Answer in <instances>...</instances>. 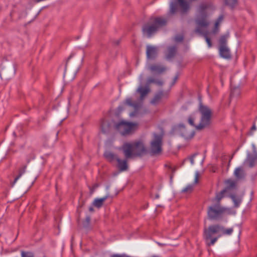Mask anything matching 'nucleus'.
<instances>
[{"label":"nucleus","instance_id":"obj_1","mask_svg":"<svg viewBox=\"0 0 257 257\" xmlns=\"http://www.w3.org/2000/svg\"><path fill=\"white\" fill-rule=\"evenodd\" d=\"M215 10V7L212 3L205 2L200 4L197 9L195 22L197 26L196 32L203 33L202 28H207L210 22L207 18Z\"/></svg>","mask_w":257,"mask_h":257},{"label":"nucleus","instance_id":"obj_2","mask_svg":"<svg viewBox=\"0 0 257 257\" xmlns=\"http://www.w3.org/2000/svg\"><path fill=\"white\" fill-rule=\"evenodd\" d=\"M199 110L201 114V119L199 123L195 124L196 120L198 117V115L196 113L190 115L188 117L187 121L192 127H195L197 130H201L209 124L211 111L208 107L202 104H200Z\"/></svg>","mask_w":257,"mask_h":257},{"label":"nucleus","instance_id":"obj_3","mask_svg":"<svg viewBox=\"0 0 257 257\" xmlns=\"http://www.w3.org/2000/svg\"><path fill=\"white\" fill-rule=\"evenodd\" d=\"M150 89L148 85L143 86L140 85L138 89H137V92L140 93V100L138 102L133 103L131 98H127L125 99L124 103L130 106H132L134 111L130 113V116L131 117L136 116L138 113V111L142 106V101L144 99L145 96H146L150 92Z\"/></svg>","mask_w":257,"mask_h":257},{"label":"nucleus","instance_id":"obj_4","mask_svg":"<svg viewBox=\"0 0 257 257\" xmlns=\"http://www.w3.org/2000/svg\"><path fill=\"white\" fill-rule=\"evenodd\" d=\"M222 226L218 224L212 225L204 229L203 237L208 245H213L221 236Z\"/></svg>","mask_w":257,"mask_h":257},{"label":"nucleus","instance_id":"obj_5","mask_svg":"<svg viewBox=\"0 0 257 257\" xmlns=\"http://www.w3.org/2000/svg\"><path fill=\"white\" fill-rule=\"evenodd\" d=\"M167 20L164 18H155L151 24L146 25L143 28L144 35L150 37L161 27L166 25Z\"/></svg>","mask_w":257,"mask_h":257},{"label":"nucleus","instance_id":"obj_6","mask_svg":"<svg viewBox=\"0 0 257 257\" xmlns=\"http://www.w3.org/2000/svg\"><path fill=\"white\" fill-rule=\"evenodd\" d=\"M229 209L221 206L219 203L209 207L207 214L208 218L211 220H217L221 219L223 216L229 212Z\"/></svg>","mask_w":257,"mask_h":257},{"label":"nucleus","instance_id":"obj_7","mask_svg":"<svg viewBox=\"0 0 257 257\" xmlns=\"http://www.w3.org/2000/svg\"><path fill=\"white\" fill-rule=\"evenodd\" d=\"M116 129L122 135H126L134 133L138 128V123L120 120L115 125Z\"/></svg>","mask_w":257,"mask_h":257},{"label":"nucleus","instance_id":"obj_8","mask_svg":"<svg viewBox=\"0 0 257 257\" xmlns=\"http://www.w3.org/2000/svg\"><path fill=\"white\" fill-rule=\"evenodd\" d=\"M178 4L175 2H172L170 4L169 15H173L177 12L178 6L180 8V12L182 14L187 12L190 9V4L185 0H176Z\"/></svg>","mask_w":257,"mask_h":257},{"label":"nucleus","instance_id":"obj_9","mask_svg":"<svg viewBox=\"0 0 257 257\" xmlns=\"http://www.w3.org/2000/svg\"><path fill=\"white\" fill-rule=\"evenodd\" d=\"M224 19V17L222 15H220L219 17L215 20L214 22V27L212 29L210 32H206L203 34V36L205 39L206 43L208 44L209 48H210L212 46L211 42L209 36L210 35H215L218 33L219 30V26L222 22Z\"/></svg>","mask_w":257,"mask_h":257},{"label":"nucleus","instance_id":"obj_10","mask_svg":"<svg viewBox=\"0 0 257 257\" xmlns=\"http://www.w3.org/2000/svg\"><path fill=\"white\" fill-rule=\"evenodd\" d=\"M162 135L153 134V138L151 142V151L153 154H158L162 151Z\"/></svg>","mask_w":257,"mask_h":257},{"label":"nucleus","instance_id":"obj_11","mask_svg":"<svg viewBox=\"0 0 257 257\" xmlns=\"http://www.w3.org/2000/svg\"><path fill=\"white\" fill-rule=\"evenodd\" d=\"M121 149L126 159L132 158L135 156L132 143H124Z\"/></svg>","mask_w":257,"mask_h":257},{"label":"nucleus","instance_id":"obj_12","mask_svg":"<svg viewBox=\"0 0 257 257\" xmlns=\"http://www.w3.org/2000/svg\"><path fill=\"white\" fill-rule=\"evenodd\" d=\"M177 129L180 132L181 136L186 139H191L194 136V132L192 131H188L186 130L185 126L182 124L178 125Z\"/></svg>","mask_w":257,"mask_h":257},{"label":"nucleus","instance_id":"obj_13","mask_svg":"<svg viewBox=\"0 0 257 257\" xmlns=\"http://www.w3.org/2000/svg\"><path fill=\"white\" fill-rule=\"evenodd\" d=\"M134 150L135 156H140L145 151V149L143 144L141 142H132Z\"/></svg>","mask_w":257,"mask_h":257},{"label":"nucleus","instance_id":"obj_14","mask_svg":"<svg viewBox=\"0 0 257 257\" xmlns=\"http://www.w3.org/2000/svg\"><path fill=\"white\" fill-rule=\"evenodd\" d=\"M158 52V47L152 46H147V56L148 59H153L155 58L157 55Z\"/></svg>","mask_w":257,"mask_h":257},{"label":"nucleus","instance_id":"obj_15","mask_svg":"<svg viewBox=\"0 0 257 257\" xmlns=\"http://www.w3.org/2000/svg\"><path fill=\"white\" fill-rule=\"evenodd\" d=\"M147 69L152 72L158 74L162 73L166 70V68L164 66L159 64L148 65Z\"/></svg>","mask_w":257,"mask_h":257},{"label":"nucleus","instance_id":"obj_16","mask_svg":"<svg viewBox=\"0 0 257 257\" xmlns=\"http://www.w3.org/2000/svg\"><path fill=\"white\" fill-rule=\"evenodd\" d=\"M224 183L226 187L224 189L228 194H231V190L236 187V182L232 179H227L225 181Z\"/></svg>","mask_w":257,"mask_h":257},{"label":"nucleus","instance_id":"obj_17","mask_svg":"<svg viewBox=\"0 0 257 257\" xmlns=\"http://www.w3.org/2000/svg\"><path fill=\"white\" fill-rule=\"evenodd\" d=\"M246 163L249 167H254L257 163V155H251L248 153L246 159Z\"/></svg>","mask_w":257,"mask_h":257},{"label":"nucleus","instance_id":"obj_18","mask_svg":"<svg viewBox=\"0 0 257 257\" xmlns=\"http://www.w3.org/2000/svg\"><path fill=\"white\" fill-rule=\"evenodd\" d=\"M219 53L220 56L224 58H230V53L229 49L226 45H221L219 47Z\"/></svg>","mask_w":257,"mask_h":257},{"label":"nucleus","instance_id":"obj_19","mask_svg":"<svg viewBox=\"0 0 257 257\" xmlns=\"http://www.w3.org/2000/svg\"><path fill=\"white\" fill-rule=\"evenodd\" d=\"M127 159L121 160L119 158L116 159V161L117 162V167L120 170V171H125L127 169Z\"/></svg>","mask_w":257,"mask_h":257},{"label":"nucleus","instance_id":"obj_20","mask_svg":"<svg viewBox=\"0 0 257 257\" xmlns=\"http://www.w3.org/2000/svg\"><path fill=\"white\" fill-rule=\"evenodd\" d=\"M166 97V94H164L162 91L159 92L155 95L154 97L151 100V103L153 104H156L159 103L162 99Z\"/></svg>","mask_w":257,"mask_h":257},{"label":"nucleus","instance_id":"obj_21","mask_svg":"<svg viewBox=\"0 0 257 257\" xmlns=\"http://www.w3.org/2000/svg\"><path fill=\"white\" fill-rule=\"evenodd\" d=\"M110 125L109 123L106 121L103 120L101 122L100 131L103 134L107 133L110 130Z\"/></svg>","mask_w":257,"mask_h":257},{"label":"nucleus","instance_id":"obj_22","mask_svg":"<svg viewBox=\"0 0 257 257\" xmlns=\"http://www.w3.org/2000/svg\"><path fill=\"white\" fill-rule=\"evenodd\" d=\"M235 207H238L242 201V197L240 196H237L235 194H231L229 195Z\"/></svg>","mask_w":257,"mask_h":257},{"label":"nucleus","instance_id":"obj_23","mask_svg":"<svg viewBox=\"0 0 257 257\" xmlns=\"http://www.w3.org/2000/svg\"><path fill=\"white\" fill-rule=\"evenodd\" d=\"M234 175L237 179H240L244 178L245 174L241 167H238L235 169L234 171Z\"/></svg>","mask_w":257,"mask_h":257},{"label":"nucleus","instance_id":"obj_24","mask_svg":"<svg viewBox=\"0 0 257 257\" xmlns=\"http://www.w3.org/2000/svg\"><path fill=\"white\" fill-rule=\"evenodd\" d=\"M229 194H228L224 189H223L220 192L216 194L215 200L217 202H219L223 198L225 197H229Z\"/></svg>","mask_w":257,"mask_h":257},{"label":"nucleus","instance_id":"obj_25","mask_svg":"<svg viewBox=\"0 0 257 257\" xmlns=\"http://www.w3.org/2000/svg\"><path fill=\"white\" fill-rule=\"evenodd\" d=\"M106 199L107 196H105L101 198L95 199L93 202V205L95 207L99 208L102 205L103 203Z\"/></svg>","mask_w":257,"mask_h":257},{"label":"nucleus","instance_id":"obj_26","mask_svg":"<svg viewBox=\"0 0 257 257\" xmlns=\"http://www.w3.org/2000/svg\"><path fill=\"white\" fill-rule=\"evenodd\" d=\"M104 156L109 161L111 162L117 158L112 153L106 151L104 153Z\"/></svg>","mask_w":257,"mask_h":257},{"label":"nucleus","instance_id":"obj_27","mask_svg":"<svg viewBox=\"0 0 257 257\" xmlns=\"http://www.w3.org/2000/svg\"><path fill=\"white\" fill-rule=\"evenodd\" d=\"M176 50V48L175 47H171L168 48V53L166 56L167 59H170L172 58L175 54Z\"/></svg>","mask_w":257,"mask_h":257},{"label":"nucleus","instance_id":"obj_28","mask_svg":"<svg viewBox=\"0 0 257 257\" xmlns=\"http://www.w3.org/2000/svg\"><path fill=\"white\" fill-rule=\"evenodd\" d=\"M152 83L156 84L159 86H161L163 84V81L161 80L155 79L153 78H149L147 80L148 84H150Z\"/></svg>","mask_w":257,"mask_h":257},{"label":"nucleus","instance_id":"obj_29","mask_svg":"<svg viewBox=\"0 0 257 257\" xmlns=\"http://www.w3.org/2000/svg\"><path fill=\"white\" fill-rule=\"evenodd\" d=\"M240 91L239 88L237 87L234 88H231L230 97L232 98L234 96H237L240 95Z\"/></svg>","mask_w":257,"mask_h":257},{"label":"nucleus","instance_id":"obj_30","mask_svg":"<svg viewBox=\"0 0 257 257\" xmlns=\"http://www.w3.org/2000/svg\"><path fill=\"white\" fill-rule=\"evenodd\" d=\"M26 166H23L19 171V175L15 178L14 183H16L19 179L24 174L26 171Z\"/></svg>","mask_w":257,"mask_h":257},{"label":"nucleus","instance_id":"obj_31","mask_svg":"<svg viewBox=\"0 0 257 257\" xmlns=\"http://www.w3.org/2000/svg\"><path fill=\"white\" fill-rule=\"evenodd\" d=\"M225 4L231 7H234L236 4L237 2V0H224Z\"/></svg>","mask_w":257,"mask_h":257},{"label":"nucleus","instance_id":"obj_32","mask_svg":"<svg viewBox=\"0 0 257 257\" xmlns=\"http://www.w3.org/2000/svg\"><path fill=\"white\" fill-rule=\"evenodd\" d=\"M233 232V229L232 228L224 229L222 227V230L221 231V236L224 234L230 235Z\"/></svg>","mask_w":257,"mask_h":257},{"label":"nucleus","instance_id":"obj_33","mask_svg":"<svg viewBox=\"0 0 257 257\" xmlns=\"http://www.w3.org/2000/svg\"><path fill=\"white\" fill-rule=\"evenodd\" d=\"M194 186L192 184L187 185L185 188L182 190L183 192L189 193L191 192L193 189Z\"/></svg>","mask_w":257,"mask_h":257},{"label":"nucleus","instance_id":"obj_34","mask_svg":"<svg viewBox=\"0 0 257 257\" xmlns=\"http://www.w3.org/2000/svg\"><path fill=\"white\" fill-rule=\"evenodd\" d=\"M22 257H34V254L32 252L29 251H21Z\"/></svg>","mask_w":257,"mask_h":257},{"label":"nucleus","instance_id":"obj_35","mask_svg":"<svg viewBox=\"0 0 257 257\" xmlns=\"http://www.w3.org/2000/svg\"><path fill=\"white\" fill-rule=\"evenodd\" d=\"M226 42V37L224 36H222L219 40V43H220V46L226 45H225Z\"/></svg>","mask_w":257,"mask_h":257},{"label":"nucleus","instance_id":"obj_36","mask_svg":"<svg viewBox=\"0 0 257 257\" xmlns=\"http://www.w3.org/2000/svg\"><path fill=\"white\" fill-rule=\"evenodd\" d=\"M175 41L177 42H181L183 40V37L182 35L176 36L174 38Z\"/></svg>","mask_w":257,"mask_h":257},{"label":"nucleus","instance_id":"obj_37","mask_svg":"<svg viewBox=\"0 0 257 257\" xmlns=\"http://www.w3.org/2000/svg\"><path fill=\"white\" fill-rule=\"evenodd\" d=\"M251 146H252V152H253V153L252 155H256V154L257 155V151L256 150V147H255V145L252 144L251 145Z\"/></svg>","mask_w":257,"mask_h":257},{"label":"nucleus","instance_id":"obj_38","mask_svg":"<svg viewBox=\"0 0 257 257\" xmlns=\"http://www.w3.org/2000/svg\"><path fill=\"white\" fill-rule=\"evenodd\" d=\"M198 172H197L195 174L194 184H196L198 182Z\"/></svg>","mask_w":257,"mask_h":257},{"label":"nucleus","instance_id":"obj_39","mask_svg":"<svg viewBox=\"0 0 257 257\" xmlns=\"http://www.w3.org/2000/svg\"><path fill=\"white\" fill-rule=\"evenodd\" d=\"M195 157V155H194V156H193L191 159H190V162H191V164L192 165H193L194 164V158Z\"/></svg>","mask_w":257,"mask_h":257},{"label":"nucleus","instance_id":"obj_40","mask_svg":"<svg viewBox=\"0 0 257 257\" xmlns=\"http://www.w3.org/2000/svg\"><path fill=\"white\" fill-rule=\"evenodd\" d=\"M256 130V126H255V124H254L252 125V126L251 127V131H252V132H254V131H255Z\"/></svg>","mask_w":257,"mask_h":257},{"label":"nucleus","instance_id":"obj_41","mask_svg":"<svg viewBox=\"0 0 257 257\" xmlns=\"http://www.w3.org/2000/svg\"><path fill=\"white\" fill-rule=\"evenodd\" d=\"M98 187V185L97 184H95L93 187H92V189H91V192L92 193L94 190Z\"/></svg>","mask_w":257,"mask_h":257},{"label":"nucleus","instance_id":"obj_42","mask_svg":"<svg viewBox=\"0 0 257 257\" xmlns=\"http://www.w3.org/2000/svg\"><path fill=\"white\" fill-rule=\"evenodd\" d=\"M143 76L142 74L140 75V77H139V80L140 81L141 83H142V81L143 80Z\"/></svg>","mask_w":257,"mask_h":257},{"label":"nucleus","instance_id":"obj_43","mask_svg":"<svg viewBox=\"0 0 257 257\" xmlns=\"http://www.w3.org/2000/svg\"><path fill=\"white\" fill-rule=\"evenodd\" d=\"M86 220L87 221V223H89L90 221V218L89 216H87L86 218Z\"/></svg>","mask_w":257,"mask_h":257},{"label":"nucleus","instance_id":"obj_44","mask_svg":"<svg viewBox=\"0 0 257 257\" xmlns=\"http://www.w3.org/2000/svg\"><path fill=\"white\" fill-rule=\"evenodd\" d=\"M177 79H178V76H176L174 77V80H173V84H174V83L176 82V81H177Z\"/></svg>","mask_w":257,"mask_h":257},{"label":"nucleus","instance_id":"obj_45","mask_svg":"<svg viewBox=\"0 0 257 257\" xmlns=\"http://www.w3.org/2000/svg\"><path fill=\"white\" fill-rule=\"evenodd\" d=\"M89 211H90V212H93V210H94L93 208L92 207H90L89 208Z\"/></svg>","mask_w":257,"mask_h":257},{"label":"nucleus","instance_id":"obj_46","mask_svg":"<svg viewBox=\"0 0 257 257\" xmlns=\"http://www.w3.org/2000/svg\"><path fill=\"white\" fill-rule=\"evenodd\" d=\"M118 109H119V110H121V109H122V108H121V107L120 106H119V107H118Z\"/></svg>","mask_w":257,"mask_h":257}]
</instances>
